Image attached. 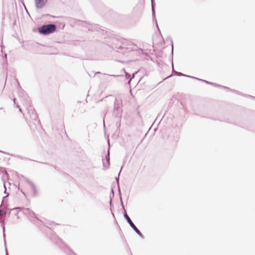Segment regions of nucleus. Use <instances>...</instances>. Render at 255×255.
<instances>
[{
	"label": "nucleus",
	"mask_w": 255,
	"mask_h": 255,
	"mask_svg": "<svg viewBox=\"0 0 255 255\" xmlns=\"http://www.w3.org/2000/svg\"><path fill=\"white\" fill-rule=\"evenodd\" d=\"M18 95L22 104L26 108L27 113L25 115V119L29 126L33 130L37 128L40 126V121L33 107L30 104L29 98L23 91H20L18 93Z\"/></svg>",
	"instance_id": "nucleus-1"
},
{
	"label": "nucleus",
	"mask_w": 255,
	"mask_h": 255,
	"mask_svg": "<svg viewBox=\"0 0 255 255\" xmlns=\"http://www.w3.org/2000/svg\"><path fill=\"white\" fill-rule=\"evenodd\" d=\"M56 27L54 24H48L41 26L38 28V31L40 33L47 35L54 32Z\"/></svg>",
	"instance_id": "nucleus-2"
},
{
	"label": "nucleus",
	"mask_w": 255,
	"mask_h": 255,
	"mask_svg": "<svg viewBox=\"0 0 255 255\" xmlns=\"http://www.w3.org/2000/svg\"><path fill=\"white\" fill-rule=\"evenodd\" d=\"M56 244L62 248L68 255H77L70 249L59 238L55 239Z\"/></svg>",
	"instance_id": "nucleus-3"
},
{
	"label": "nucleus",
	"mask_w": 255,
	"mask_h": 255,
	"mask_svg": "<svg viewBox=\"0 0 255 255\" xmlns=\"http://www.w3.org/2000/svg\"><path fill=\"white\" fill-rule=\"evenodd\" d=\"M23 212L25 214L27 215L28 216V218L29 220L32 222H35V221H36L37 222L36 224L39 223H43V221L38 219L35 214L31 210L29 209L28 208L25 209L23 211Z\"/></svg>",
	"instance_id": "nucleus-4"
},
{
	"label": "nucleus",
	"mask_w": 255,
	"mask_h": 255,
	"mask_svg": "<svg viewBox=\"0 0 255 255\" xmlns=\"http://www.w3.org/2000/svg\"><path fill=\"white\" fill-rule=\"evenodd\" d=\"M124 218L127 220L128 224L129 225L130 227L133 230V231L142 239L144 238V236L140 232V231L136 228V227L134 225L133 222L131 221V219L129 217V216L127 215L126 213H125L124 215Z\"/></svg>",
	"instance_id": "nucleus-5"
},
{
	"label": "nucleus",
	"mask_w": 255,
	"mask_h": 255,
	"mask_svg": "<svg viewBox=\"0 0 255 255\" xmlns=\"http://www.w3.org/2000/svg\"><path fill=\"white\" fill-rule=\"evenodd\" d=\"M122 109L120 103L117 100L114 103L113 114L116 117H120L121 115Z\"/></svg>",
	"instance_id": "nucleus-6"
},
{
	"label": "nucleus",
	"mask_w": 255,
	"mask_h": 255,
	"mask_svg": "<svg viewBox=\"0 0 255 255\" xmlns=\"http://www.w3.org/2000/svg\"><path fill=\"white\" fill-rule=\"evenodd\" d=\"M35 6L37 9H42L46 4L48 0H34Z\"/></svg>",
	"instance_id": "nucleus-7"
},
{
	"label": "nucleus",
	"mask_w": 255,
	"mask_h": 255,
	"mask_svg": "<svg viewBox=\"0 0 255 255\" xmlns=\"http://www.w3.org/2000/svg\"><path fill=\"white\" fill-rule=\"evenodd\" d=\"M106 163L103 161V166L104 168H108L110 165V156H109V150L108 152L107 155L106 156Z\"/></svg>",
	"instance_id": "nucleus-8"
},
{
	"label": "nucleus",
	"mask_w": 255,
	"mask_h": 255,
	"mask_svg": "<svg viewBox=\"0 0 255 255\" xmlns=\"http://www.w3.org/2000/svg\"><path fill=\"white\" fill-rule=\"evenodd\" d=\"M1 222V226L2 228V231H3V239H4L5 246H6L4 220H2Z\"/></svg>",
	"instance_id": "nucleus-9"
},
{
	"label": "nucleus",
	"mask_w": 255,
	"mask_h": 255,
	"mask_svg": "<svg viewBox=\"0 0 255 255\" xmlns=\"http://www.w3.org/2000/svg\"><path fill=\"white\" fill-rule=\"evenodd\" d=\"M124 72L125 73L126 77L127 79H129V81L128 82V84H130V81H131L132 79L134 78V74L136 73L135 72V73H133L131 77H130V75L128 74V72L126 71V70H124Z\"/></svg>",
	"instance_id": "nucleus-10"
},
{
	"label": "nucleus",
	"mask_w": 255,
	"mask_h": 255,
	"mask_svg": "<svg viewBox=\"0 0 255 255\" xmlns=\"http://www.w3.org/2000/svg\"><path fill=\"white\" fill-rule=\"evenodd\" d=\"M200 81H202L203 82H204V83H206L207 84H210V85H213V86H215V87H220V86H221V85L217 84L214 83L206 81L205 80L200 79Z\"/></svg>",
	"instance_id": "nucleus-11"
},
{
	"label": "nucleus",
	"mask_w": 255,
	"mask_h": 255,
	"mask_svg": "<svg viewBox=\"0 0 255 255\" xmlns=\"http://www.w3.org/2000/svg\"><path fill=\"white\" fill-rule=\"evenodd\" d=\"M151 7H152V14L153 17L155 15V6H154V0H151Z\"/></svg>",
	"instance_id": "nucleus-12"
},
{
	"label": "nucleus",
	"mask_w": 255,
	"mask_h": 255,
	"mask_svg": "<svg viewBox=\"0 0 255 255\" xmlns=\"http://www.w3.org/2000/svg\"><path fill=\"white\" fill-rule=\"evenodd\" d=\"M26 181L29 184V185H31V186L32 187L33 190V191L34 192H35L36 191V187L34 185V184L31 182L29 180H26Z\"/></svg>",
	"instance_id": "nucleus-13"
},
{
	"label": "nucleus",
	"mask_w": 255,
	"mask_h": 255,
	"mask_svg": "<svg viewBox=\"0 0 255 255\" xmlns=\"http://www.w3.org/2000/svg\"><path fill=\"white\" fill-rule=\"evenodd\" d=\"M220 87L225 89V90H226V91H232V92H235L236 93H237V94H239V92L236 91H235V90H232L230 89L229 88H228V87H225V86H220Z\"/></svg>",
	"instance_id": "nucleus-14"
},
{
	"label": "nucleus",
	"mask_w": 255,
	"mask_h": 255,
	"mask_svg": "<svg viewBox=\"0 0 255 255\" xmlns=\"http://www.w3.org/2000/svg\"><path fill=\"white\" fill-rule=\"evenodd\" d=\"M122 168H123V166L121 167V170L119 173V174H118V177L116 178V181L117 182V184H118V189H119V193L121 194V192H120V187H119V175H120V174L121 173V170L122 169Z\"/></svg>",
	"instance_id": "nucleus-15"
},
{
	"label": "nucleus",
	"mask_w": 255,
	"mask_h": 255,
	"mask_svg": "<svg viewBox=\"0 0 255 255\" xmlns=\"http://www.w3.org/2000/svg\"><path fill=\"white\" fill-rule=\"evenodd\" d=\"M173 72H174V75H176L178 76H187V75H184L181 73H180V72H177V71H175L174 70Z\"/></svg>",
	"instance_id": "nucleus-16"
},
{
	"label": "nucleus",
	"mask_w": 255,
	"mask_h": 255,
	"mask_svg": "<svg viewBox=\"0 0 255 255\" xmlns=\"http://www.w3.org/2000/svg\"><path fill=\"white\" fill-rule=\"evenodd\" d=\"M0 173H2L3 175H7V172L5 169L3 167H0Z\"/></svg>",
	"instance_id": "nucleus-17"
},
{
	"label": "nucleus",
	"mask_w": 255,
	"mask_h": 255,
	"mask_svg": "<svg viewBox=\"0 0 255 255\" xmlns=\"http://www.w3.org/2000/svg\"><path fill=\"white\" fill-rule=\"evenodd\" d=\"M6 215V213L4 212L1 209H0V216L4 217Z\"/></svg>",
	"instance_id": "nucleus-18"
},
{
	"label": "nucleus",
	"mask_w": 255,
	"mask_h": 255,
	"mask_svg": "<svg viewBox=\"0 0 255 255\" xmlns=\"http://www.w3.org/2000/svg\"><path fill=\"white\" fill-rule=\"evenodd\" d=\"M187 77H189V78H192V79H196L197 80H199L200 81V79L199 78H196V77H193V76H187Z\"/></svg>",
	"instance_id": "nucleus-19"
},
{
	"label": "nucleus",
	"mask_w": 255,
	"mask_h": 255,
	"mask_svg": "<svg viewBox=\"0 0 255 255\" xmlns=\"http://www.w3.org/2000/svg\"><path fill=\"white\" fill-rule=\"evenodd\" d=\"M171 54L173 55V43L172 40H171Z\"/></svg>",
	"instance_id": "nucleus-20"
},
{
	"label": "nucleus",
	"mask_w": 255,
	"mask_h": 255,
	"mask_svg": "<svg viewBox=\"0 0 255 255\" xmlns=\"http://www.w3.org/2000/svg\"><path fill=\"white\" fill-rule=\"evenodd\" d=\"M109 76H113V77H120V76H121V75H108Z\"/></svg>",
	"instance_id": "nucleus-21"
},
{
	"label": "nucleus",
	"mask_w": 255,
	"mask_h": 255,
	"mask_svg": "<svg viewBox=\"0 0 255 255\" xmlns=\"http://www.w3.org/2000/svg\"><path fill=\"white\" fill-rule=\"evenodd\" d=\"M16 107L19 109V112H20L21 113L22 112L21 109L20 108L19 105L18 104L16 105Z\"/></svg>",
	"instance_id": "nucleus-22"
},
{
	"label": "nucleus",
	"mask_w": 255,
	"mask_h": 255,
	"mask_svg": "<svg viewBox=\"0 0 255 255\" xmlns=\"http://www.w3.org/2000/svg\"><path fill=\"white\" fill-rule=\"evenodd\" d=\"M120 200H121V202L122 203V206H123V208H124V204H123V201H122V199L121 196L120 197Z\"/></svg>",
	"instance_id": "nucleus-23"
},
{
	"label": "nucleus",
	"mask_w": 255,
	"mask_h": 255,
	"mask_svg": "<svg viewBox=\"0 0 255 255\" xmlns=\"http://www.w3.org/2000/svg\"><path fill=\"white\" fill-rule=\"evenodd\" d=\"M5 58V60H6V54L5 53L4 55V57H3V58Z\"/></svg>",
	"instance_id": "nucleus-24"
},
{
	"label": "nucleus",
	"mask_w": 255,
	"mask_h": 255,
	"mask_svg": "<svg viewBox=\"0 0 255 255\" xmlns=\"http://www.w3.org/2000/svg\"><path fill=\"white\" fill-rule=\"evenodd\" d=\"M54 224V223H53V222H51V221L49 222V223H48V224H49V225H52V224Z\"/></svg>",
	"instance_id": "nucleus-25"
},
{
	"label": "nucleus",
	"mask_w": 255,
	"mask_h": 255,
	"mask_svg": "<svg viewBox=\"0 0 255 255\" xmlns=\"http://www.w3.org/2000/svg\"><path fill=\"white\" fill-rule=\"evenodd\" d=\"M124 48V44H123L122 46H120L119 48Z\"/></svg>",
	"instance_id": "nucleus-26"
},
{
	"label": "nucleus",
	"mask_w": 255,
	"mask_h": 255,
	"mask_svg": "<svg viewBox=\"0 0 255 255\" xmlns=\"http://www.w3.org/2000/svg\"><path fill=\"white\" fill-rule=\"evenodd\" d=\"M249 96L250 97H251V98H253V99H255V97H253V96Z\"/></svg>",
	"instance_id": "nucleus-27"
},
{
	"label": "nucleus",
	"mask_w": 255,
	"mask_h": 255,
	"mask_svg": "<svg viewBox=\"0 0 255 255\" xmlns=\"http://www.w3.org/2000/svg\"><path fill=\"white\" fill-rule=\"evenodd\" d=\"M5 251H6V255H8V253H7V249H5Z\"/></svg>",
	"instance_id": "nucleus-28"
},
{
	"label": "nucleus",
	"mask_w": 255,
	"mask_h": 255,
	"mask_svg": "<svg viewBox=\"0 0 255 255\" xmlns=\"http://www.w3.org/2000/svg\"><path fill=\"white\" fill-rule=\"evenodd\" d=\"M15 101H16V99L14 98L13 102H14V104H16Z\"/></svg>",
	"instance_id": "nucleus-29"
},
{
	"label": "nucleus",
	"mask_w": 255,
	"mask_h": 255,
	"mask_svg": "<svg viewBox=\"0 0 255 255\" xmlns=\"http://www.w3.org/2000/svg\"><path fill=\"white\" fill-rule=\"evenodd\" d=\"M6 189H5V191H4V192L5 194H6Z\"/></svg>",
	"instance_id": "nucleus-30"
},
{
	"label": "nucleus",
	"mask_w": 255,
	"mask_h": 255,
	"mask_svg": "<svg viewBox=\"0 0 255 255\" xmlns=\"http://www.w3.org/2000/svg\"><path fill=\"white\" fill-rule=\"evenodd\" d=\"M3 186H4V188H5V183H3Z\"/></svg>",
	"instance_id": "nucleus-31"
},
{
	"label": "nucleus",
	"mask_w": 255,
	"mask_h": 255,
	"mask_svg": "<svg viewBox=\"0 0 255 255\" xmlns=\"http://www.w3.org/2000/svg\"><path fill=\"white\" fill-rule=\"evenodd\" d=\"M88 29H89V30H91V28H90V27L88 28Z\"/></svg>",
	"instance_id": "nucleus-32"
},
{
	"label": "nucleus",
	"mask_w": 255,
	"mask_h": 255,
	"mask_svg": "<svg viewBox=\"0 0 255 255\" xmlns=\"http://www.w3.org/2000/svg\"><path fill=\"white\" fill-rule=\"evenodd\" d=\"M100 72H98L97 73V74H100Z\"/></svg>",
	"instance_id": "nucleus-33"
}]
</instances>
